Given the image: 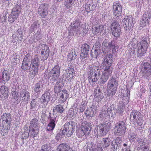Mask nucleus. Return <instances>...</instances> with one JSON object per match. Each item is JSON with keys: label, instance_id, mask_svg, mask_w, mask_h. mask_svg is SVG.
Returning <instances> with one entry per match:
<instances>
[{"label": "nucleus", "instance_id": "nucleus-44", "mask_svg": "<svg viewBox=\"0 0 151 151\" xmlns=\"http://www.w3.org/2000/svg\"><path fill=\"white\" fill-rule=\"evenodd\" d=\"M39 128H30L29 133H27L28 135L30 134V136L32 137H35L37 136V134L39 132Z\"/></svg>", "mask_w": 151, "mask_h": 151}, {"label": "nucleus", "instance_id": "nucleus-40", "mask_svg": "<svg viewBox=\"0 0 151 151\" xmlns=\"http://www.w3.org/2000/svg\"><path fill=\"white\" fill-rule=\"evenodd\" d=\"M70 147L66 144L62 143L58 146V151H68Z\"/></svg>", "mask_w": 151, "mask_h": 151}, {"label": "nucleus", "instance_id": "nucleus-42", "mask_svg": "<svg viewBox=\"0 0 151 151\" xmlns=\"http://www.w3.org/2000/svg\"><path fill=\"white\" fill-rule=\"evenodd\" d=\"M38 124L37 119H33L30 122L29 128H39Z\"/></svg>", "mask_w": 151, "mask_h": 151}, {"label": "nucleus", "instance_id": "nucleus-50", "mask_svg": "<svg viewBox=\"0 0 151 151\" xmlns=\"http://www.w3.org/2000/svg\"><path fill=\"white\" fill-rule=\"evenodd\" d=\"M85 10L87 12H89L90 11H93L95 8V6L93 5H91L88 4H86L85 6Z\"/></svg>", "mask_w": 151, "mask_h": 151}, {"label": "nucleus", "instance_id": "nucleus-5", "mask_svg": "<svg viewBox=\"0 0 151 151\" xmlns=\"http://www.w3.org/2000/svg\"><path fill=\"white\" fill-rule=\"evenodd\" d=\"M111 127V123H104L100 124L97 126L95 131L99 136H104L107 134Z\"/></svg>", "mask_w": 151, "mask_h": 151}, {"label": "nucleus", "instance_id": "nucleus-48", "mask_svg": "<svg viewBox=\"0 0 151 151\" xmlns=\"http://www.w3.org/2000/svg\"><path fill=\"white\" fill-rule=\"evenodd\" d=\"M103 147L105 148L108 147L110 144V139L109 138H103L102 140Z\"/></svg>", "mask_w": 151, "mask_h": 151}, {"label": "nucleus", "instance_id": "nucleus-8", "mask_svg": "<svg viewBox=\"0 0 151 151\" xmlns=\"http://www.w3.org/2000/svg\"><path fill=\"white\" fill-rule=\"evenodd\" d=\"M39 62L40 59L37 55H35L32 59L30 64V68L32 70L30 71V72L34 76L38 74Z\"/></svg>", "mask_w": 151, "mask_h": 151}, {"label": "nucleus", "instance_id": "nucleus-14", "mask_svg": "<svg viewBox=\"0 0 151 151\" xmlns=\"http://www.w3.org/2000/svg\"><path fill=\"white\" fill-rule=\"evenodd\" d=\"M111 29L113 35L116 37L120 36L121 30L120 26L118 22L114 21L111 25Z\"/></svg>", "mask_w": 151, "mask_h": 151}, {"label": "nucleus", "instance_id": "nucleus-41", "mask_svg": "<svg viewBox=\"0 0 151 151\" xmlns=\"http://www.w3.org/2000/svg\"><path fill=\"white\" fill-rule=\"evenodd\" d=\"M40 27V24L38 21H35L31 24L29 30L32 32L35 31L37 30Z\"/></svg>", "mask_w": 151, "mask_h": 151}, {"label": "nucleus", "instance_id": "nucleus-22", "mask_svg": "<svg viewBox=\"0 0 151 151\" xmlns=\"http://www.w3.org/2000/svg\"><path fill=\"white\" fill-rule=\"evenodd\" d=\"M103 94L101 91L100 88L98 87L96 88L94 92V99L95 101H101L104 98Z\"/></svg>", "mask_w": 151, "mask_h": 151}, {"label": "nucleus", "instance_id": "nucleus-6", "mask_svg": "<svg viewBox=\"0 0 151 151\" xmlns=\"http://www.w3.org/2000/svg\"><path fill=\"white\" fill-rule=\"evenodd\" d=\"M101 69L97 67L91 68L90 73L88 76V80L90 83L96 81L100 75Z\"/></svg>", "mask_w": 151, "mask_h": 151}, {"label": "nucleus", "instance_id": "nucleus-64", "mask_svg": "<svg viewBox=\"0 0 151 151\" xmlns=\"http://www.w3.org/2000/svg\"><path fill=\"white\" fill-rule=\"evenodd\" d=\"M124 151H130V149L129 147L125 148Z\"/></svg>", "mask_w": 151, "mask_h": 151}, {"label": "nucleus", "instance_id": "nucleus-18", "mask_svg": "<svg viewBox=\"0 0 151 151\" xmlns=\"http://www.w3.org/2000/svg\"><path fill=\"white\" fill-rule=\"evenodd\" d=\"M114 15L117 17L119 16L122 12V6L119 3L114 2L113 5Z\"/></svg>", "mask_w": 151, "mask_h": 151}, {"label": "nucleus", "instance_id": "nucleus-56", "mask_svg": "<svg viewBox=\"0 0 151 151\" xmlns=\"http://www.w3.org/2000/svg\"><path fill=\"white\" fill-rule=\"evenodd\" d=\"M116 112L117 113L119 114H122L123 112V107L122 106H119L117 108Z\"/></svg>", "mask_w": 151, "mask_h": 151}, {"label": "nucleus", "instance_id": "nucleus-11", "mask_svg": "<svg viewBox=\"0 0 151 151\" xmlns=\"http://www.w3.org/2000/svg\"><path fill=\"white\" fill-rule=\"evenodd\" d=\"M21 8L19 5H17L13 9L11 14L8 17V21L10 23L14 22L17 19L19 14L21 11Z\"/></svg>", "mask_w": 151, "mask_h": 151}, {"label": "nucleus", "instance_id": "nucleus-31", "mask_svg": "<svg viewBox=\"0 0 151 151\" xmlns=\"http://www.w3.org/2000/svg\"><path fill=\"white\" fill-rule=\"evenodd\" d=\"M58 95L59 99L62 102H63L68 98V94L66 90H63L60 92Z\"/></svg>", "mask_w": 151, "mask_h": 151}, {"label": "nucleus", "instance_id": "nucleus-38", "mask_svg": "<svg viewBox=\"0 0 151 151\" xmlns=\"http://www.w3.org/2000/svg\"><path fill=\"white\" fill-rule=\"evenodd\" d=\"M43 89V84L42 82L40 81L35 85L34 91L36 93H40Z\"/></svg>", "mask_w": 151, "mask_h": 151}, {"label": "nucleus", "instance_id": "nucleus-20", "mask_svg": "<svg viewBox=\"0 0 151 151\" xmlns=\"http://www.w3.org/2000/svg\"><path fill=\"white\" fill-rule=\"evenodd\" d=\"M151 14L150 13L145 12L143 14L142 19L140 22L141 27H144L148 24L150 18Z\"/></svg>", "mask_w": 151, "mask_h": 151}, {"label": "nucleus", "instance_id": "nucleus-25", "mask_svg": "<svg viewBox=\"0 0 151 151\" xmlns=\"http://www.w3.org/2000/svg\"><path fill=\"white\" fill-rule=\"evenodd\" d=\"M143 74L145 77L149 76L151 74V65L148 63H144L142 68Z\"/></svg>", "mask_w": 151, "mask_h": 151}, {"label": "nucleus", "instance_id": "nucleus-9", "mask_svg": "<svg viewBox=\"0 0 151 151\" xmlns=\"http://www.w3.org/2000/svg\"><path fill=\"white\" fill-rule=\"evenodd\" d=\"M131 119L134 120V124L137 126H141L143 123V119L141 114L137 111H133L130 114Z\"/></svg>", "mask_w": 151, "mask_h": 151}, {"label": "nucleus", "instance_id": "nucleus-24", "mask_svg": "<svg viewBox=\"0 0 151 151\" xmlns=\"http://www.w3.org/2000/svg\"><path fill=\"white\" fill-rule=\"evenodd\" d=\"M19 96L21 101L27 102L30 99V93L27 90L23 89L20 92Z\"/></svg>", "mask_w": 151, "mask_h": 151}, {"label": "nucleus", "instance_id": "nucleus-15", "mask_svg": "<svg viewBox=\"0 0 151 151\" xmlns=\"http://www.w3.org/2000/svg\"><path fill=\"white\" fill-rule=\"evenodd\" d=\"M41 47V57L42 60H46L49 56L50 50L48 46L46 45L40 44L38 47Z\"/></svg>", "mask_w": 151, "mask_h": 151}, {"label": "nucleus", "instance_id": "nucleus-59", "mask_svg": "<svg viewBox=\"0 0 151 151\" xmlns=\"http://www.w3.org/2000/svg\"><path fill=\"white\" fill-rule=\"evenodd\" d=\"M90 150L91 151H103L102 148L98 147L95 148L94 149H92L91 148Z\"/></svg>", "mask_w": 151, "mask_h": 151}, {"label": "nucleus", "instance_id": "nucleus-2", "mask_svg": "<svg viewBox=\"0 0 151 151\" xmlns=\"http://www.w3.org/2000/svg\"><path fill=\"white\" fill-rule=\"evenodd\" d=\"M69 35L73 36L75 34L78 33L86 34L88 32V30L86 28V24L79 23V20H76L71 23L70 28L69 30Z\"/></svg>", "mask_w": 151, "mask_h": 151}, {"label": "nucleus", "instance_id": "nucleus-17", "mask_svg": "<svg viewBox=\"0 0 151 151\" xmlns=\"http://www.w3.org/2000/svg\"><path fill=\"white\" fill-rule=\"evenodd\" d=\"M48 5L47 4H43L40 5L38 9V12L42 18H45L48 15L47 9Z\"/></svg>", "mask_w": 151, "mask_h": 151}, {"label": "nucleus", "instance_id": "nucleus-60", "mask_svg": "<svg viewBox=\"0 0 151 151\" xmlns=\"http://www.w3.org/2000/svg\"><path fill=\"white\" fill-rule=\"evenodd\" d=\"M149 147H148L145 146L143 147L142 151H148Z\"/></svg>", "mask_w": 151, "mask_h": 151}, {"label": "nucleus", "instance_id": "nucleus-3", "mask_svg": "<svg viewBox=\"0 0 151 151\" xmlns=\"http://www.w3.org/2000/svg\"><path fill=\"white\" fill-rule=\"evenodd\" d=\"M92 126V123L88 122L83 123L81 127L76 131V135L78 137H81L84 135H88L91 130Z\"/></svg>", "mask_w": 151, "mask_h": 151}, {"label": "nucleus", "instance_id": "nucleus-26", "mask_svg": "<svg viewBox=\"0 0 151 151\" xmlns=\"http://www.w3.org/2000/svg\"><path fill=\"white\" fill-rule=\"evenodd\" d=\"M10 76L9 72L6 70H4L1 76H0V85L5 83L8 81L10 78Z\"/></svg>", "mask_w": 151, "mask_h": 151}, {"label": "nucleus", "instance_id": "nucleus-61", "mask_svg": "<svg viewBox=\"0 0 151 151\" xmlns=\"http://www.w3.org/2000/svg\"><path fill=\"white\" fill-rule=\"evenodd\" d=\"M130 94V91H127V98L126 99H127V100H128L129 99V96Z\"/></svg>", "mask_w": 151, "mask_h": 151}, {"label": "nucleus", "instance_id": "nucleus-32", "mask_svg": "<svg viewBox=\"0 0 151 151\" xmlns=\"http://www.w3.org/2000/svg\"><path fill=\"white\" fill-rule=\"evenodd\" d=\"M1 118L4 124L10 125L11 118L9 113L4 114L1 116Z\"/></svg>", "mask_w": 151, "mask_h": 151}, {"label": "nucleus", "instance_id": "nucleus-13", "mask_svg": "<svg viewBox=\"0 0 151 151\" xmlns=\"http://www.w3.org/2000/svg\"><path fill=\"white\" fill-rule=\"evenodd\" d=\"M74 128L70 122H67L64 125V128L62 131V134L65 137L70 136L74 132Z\"/></svg>", "mask_w": 151, "mask_h": 151}, {"label": "nucleus", "instance_id": "nucleus-27", "mask_svg": "<svg viewBox=\"0 0 151 151\" xmlns=\"http://www.w3.org/2000/svg\"><path fill=\"white\" fill-rule=\"evenodd\" d=\"M97 107L94 104L86 109L85 112V115L87 117H92L94 116L96 113Z\"/></svg>", "mask_w": 151, "mask_h": 151}, {"label": "nucleus", "instance_id": "nucleus-23", "mask_svg": "<svg viewBox=\"0 0 151 151\" xmlns=\"http://www.w3.org/2000/svg\"><path fill=\"white\" fill-rule=\"evenodd\" d=\"M121 142V138L119 137H117L112 142L111 151H117V150L119 149Z\"/></svg>", "mask_w": 151, "mask_h": 151}, {"label": "nucleus", "instance_id": "nucleus-57", "mask_svg": "<svg viewBox=\"0 0 151 151\" xmlns=\"http://www.w3.org/2000/svg\"><path fill=\"white\" fill-rule=\"evenodd\" d=\"M73 52H70L68 55V59L69 58L71 60H74L75 58L73 57Z\"/></svg>", "mask_w": 151, "mask_h": 151}, {"label": "nucleus", "instance_id": "nucleus-47", "mask_svg": "<svg viewBox=\"0 0 151 151\" xmlns=\"http://www.w3.org/2000/svg\"><path fill=\"white\" fill-rule=\"evenodd\" d=\"M117 88H107V91L108 95L109 96H113L116 92Z\"/></svg>", "mask_w": 151, "mask_h": 151}, {"label": "nucleus", "instance_id": "nucleus-19", "mask_svg": "<svg viewBox=\"0 0 151 151\" xmlns=\"http://www.w3.org/2000/svg\"><path fill=\"white\" fill-rule=\"evenodd\" d=\"M56 116V115H54L53 114L49 115L50 122L47 127V129L48 131H51L54 129L55 125Z\"/></svg>", "mask_w": 151, "mask_h": 151}, {"label": "nucleus", "instance_id": "nucleus-21", "mask_svg": "<svg viewBox=\"0 0 151 151\" xmlns=\"http://www.w3.org/2000/svg\"><path fill=\"white\" fill-rule=\"evenodd\" d=\"M81 50L80 56L82 59L85 58L87 56L89 51V45L86 43L83 44L81 47Z\"/></svg>", "mask_w": 151, "mask_h": 151}, {"label": "nucleus", "instance_id": "nucleus-37", "mask_svg": "<svg viewBox=\"0 0 151 151\" xmlns=\"http://www.w3.org/2000/svg\"><path fill=\"white\" fill-rule=\"evenodd\" d=\"M75 0H65L64 5L67 9H70L74 6Z\"/></svg>", "mask_w": 151, "mask_h": 151}, {"label": "nucleus", "instance_id": "nucleus-62", "mask_svg": "<svg viewBox=\"0 0 151 151\" xmlns=\"http://www.w3.org/2000/svg\"><path fill=\"white\" fill-rule=\"evenodd\" d=\"M11 93H13V92H16L17 91H16V89L15 88V87H13L11 89Z\"/></svg>", "mask_w": 151, "mask_h": 151}, {"label": "nucleus", "instance_id": "nucleus-35", "mask_svg": "<svg viewBox=\"0 0 151 151\" xmlns=\"http://www.w3.org/2000/svg\"><path fill=\"white\" fill-rule=\"evenodd\" d=\"M63 86L64 84L62 80L58 81L55 86L54 91L55 92L57 93H59Z\"/></svg>", "mask_w": 151, "mask_h": 151}, {"label": "nucleus", "instance_id": "nucleus-43", "mask_svg": "<svg viewBox=\"0 0 151 151\" xmlns=\"http://www.w3.org/2000/svg\"><path fill=\"white\" fill-rule=\"evenodd\" d=\"M64 110L63 106L60 104L56 105L54 107L53 109L54 112H59L62 113Z\"/></svg>", "mask_w": 151, "mask_h": 151}, {"label": "nucleus", "instance_id": "nucleus-4", "mask_svg": "<svg viewBox=\"0 0 151 151\" xmlns=\"http://www.w3.org/2000/svg\"><path fill=\"white\" fill-rule=\"evenodd\" d=\"M136 23L134 18L131 16H127L122 20L121 24L124 27L125 32L127 33L131 29Z\"/></svg>", "mask_w": 151, "mask_h": 151}, {"label": "nucleus", "instance_id": "nucleus-53", "mask_svg": "<svg viewBox=\"0 0 151 151\" xmlns=\"http://www.w3.org/2000/svg\"><path fill=\"white\" fill-rule=\"evenodd\" d=\"M51 150V147L48 145H44L42 147L41 150L39 151H50Z\"/></svg>", "mask_w": 151, "mask_h": 151}, {"label": "nucleus", "instance_id": "nucleus-52", "mask_svg": "<svg viewBox=\"0 0 151 151\" xmlns=\"http://www.w3.org/2000/svg\"><path fill=\"white\" fill-rule=\"evenodd\" d=\"M128 137L131 142H133L136 139V134L133 132L130 133L128 135Z\"/></svg>", "mask_w": 151, "mask_h": 151}, {"label": "nucleus", "instance_id": "nucleus-7", "mask_svg": "<svg viewBox=\"0 0 151 151\" xmlns=\"http://www.w3.org/2000/svg\"><path fill=\"white\" fill-rule=\"evenodd\" d=\"M148 43L147 40L144 39L137 43V53L138 57L144 55L147 50Z\"/></svg>", "mask_w": 151, "mask_h": 151}, {"label": "nucleus", "instance_id": "nucleus-51", "mask_svg": "<svg viewBox=\"0 0 151 151\" xmlns=\"http://www.w3.org/2000/svg\"><path fill=\"white\" fill-rule=\"evenodd\" d=\"M29 63L25 62H22V65L21 66L22 68L24 70H29V71L32 70L31 69L30 66H29Z\"/></svg>", "mask_w": 151, "mask_h": 151}, {"label": "nucleus", "instance_id": "nucleus-54", "mask_svg": "<svg viewBox=\"0 0 151 151\" xmlns=\"http://www.w3.org/2000/svg\"><path fill=\"white\" fill-rule=\"evenodd\" d=\"M31 59V57L28 54L26 55L23 59V62L30 63Z\"/></svg>", "mask_w": 151, "mask_h": 151}, {"label": "nucleus", "instance_id": "nucleus-30", "mask_svg": "<svg viewBox=\"0 0 151 151\" xmlns=\"http://www.w3.org/2000/svg\"><path fill=\"white\" fill-rule=\"evenodd\" d=\"M118 86V81L115 78L112 77L108 81L107 87L117 88Z\"/></svg>", "mask_w": 151, "mask_h": 151}, {"label": "nucleus", "instance_id": "nucleus-16", "mask_svg": "<svg viewBox=\"0 0 151 151\" xmlns=\"http://www.w3.org/2000/svg\"><path fill=\"white\" fill-rule=\"evenodd\" d=\"M106 26L105 27L103 25H100L99 26L93 27L92 29V32L94 35L97 36L100 35L101 33H106Z\"/></svg>", "mask_w": 151, "mask_h": 151}, {"label": "nucleus", "instance_id": "nucleus-10", "mask_svg": "<svg viewBox=\"0 0 151 151\" xmlns=\"http://www.w3.org/2000/svg\"><path fill=\"white\" fill-rule=\"evenodd\" d=\"M60 67L59 65H56L52 69L49 74L51 82L53 83L56 81L60 76Z\"/></svg>", "mask_w": 151, "mask_h": 151}, {"label": "nucleus", "instance_id": "nucleus-45", "mask_svg": "<svg viewBox=\"0 0 151 151\" xmlns=\"http://www.w3.org/2000/svg\"><path fill=\"white\" fill-rule=\"evenodd\" d=\"M39 99L38 98H36L32 100L30 103V109H35L36 107L38 105V102Z\"/></svg>", "mask_w": 151, "mask_h": 151}, {"label": "nucleus", "instance_id": "nucleus-49", "mask_svg": "<svg viewBox=\"0 0 151 151\" xmlns=\"http://www.w3.org/2000/svg\"><path fill=\"white\" fill-rule=\"evenodd\" d=\"M23 29L22 27H20V28L18 29L17 31V39H16V40H17L18 39H19L20 41H21L23 37Z\"/></svg>", "mask_w": 151, "mask_h": 151}, {"label": "nucleus", "instance_id": "nucleus-39", "mask_svg": "<svg viewBox=\"0 0 151 151\" xmlns=\"http://www.w3.org/2000/svg\"><path fill=\"white\" fill-rule=\"evenodd\" d=\"M114 108V106L112 105L109 107L107 109L106 114L110 117L114 118L115 116V114L113 111Z\"/></svg>", "mask_w": 151, "mask_h": 151}, {"label": "nucleus", "instance_id": "nucleus-46", "mask_svg": "<svg viewBox=\"0 0 151 151\" xmlns=\"http://www.w3.org/2000/svg\"><path fill=\"white\" fill-rule=\"evenodd\" d=\"M101 45L99 42H96L93 45L95 55L97 56L100 52Z\"/></svg>", "mask_w": 151, "mask_h": 151}, {"label": "nucleus", "instance_id": "nucleus-28", "mask_svg": "<svg viewBox=\"0 0 151 151\" xmlns=\"http://www.w3.org/2000/svg\"><path fill=\"white\" fill-rule=\"evenodd\" d=\"M8 91L7 87L4 86H1L0 91V100H4L8 97Z\"/></svg>", "mask_w": 151, "mask_h": 151}, {"label": "nucleus", "instance_id": "nucleus-12", "mask_svg": "<svg viewBox=\"0 0 151 151\" xmlns=\"http://www.w3.org/2000/svg\"><path fill=\"white\" fill-rule=\"evenodd\" d=\"M126 129L125 122L123 121H120L115 125L114 133L119 135H122L125 133Z\"/></svg>", "mask_w": 151, "mask_h": 151}, {"label": "nucleus", "instance_id": "nucleus-34", "mask_svg": "<svg viewBox=\"0 0 151 151\" xmlns=\"http://www.w3.org/2000/svg\"><path fill=\"white\" fill-rule=\"evenodd\" d=\"M10 126L9 124H4V125L0 126V131L2 136L5 135L7 134L8 130L10 129Z\"/></svg>", "mask_w": 151, "mask_h": 151}, {"label": "nucleus", "instance_id": "nucleus-33", "mask_svg": "<svg viewBox=\"0 0 151 151\" xmlns=\"http://www.w3.org/2000/svg\"><path fill=\"white\" fill-rule=\"evenodd\" d=\"M102 47L103 48L107 49L108 50H112L113 51L115 50V46L111 42H104L103 43Z\"/></svg>", "mask_w": 151, "mask_h": 151}, {"label": "nucleus", "instance_id": "nucleus-55", "mask_svg": "<svg viewBox=\"0 0 151 151\" xmlns=\"http://www.w3.org/2000/svg\"><path fill=\"white\" fill-rule=\"evenodd\" d=\"M86 106L84 102H82L80 106V111L81 112H83L86 108Z\"/></svg>", "mask_w": 151, "mask_h": 151}, {"label": "nucleus", "instance_id": "nucleus-58", "mask_svg": "<svg viewBox=\"0 0 151 151\" xmlns=\"http://www.w3.org/2000/svg\"><path fill=\"white\" fill-rule=\"evenodd\" d=\"M11 94L12 96H13V97L14 99H18L19 95L17 91L15 92H13V93H12Z\"/></svg>", "mask_w": 151, "mask_h": 151}, {"label": "nucleus", "instance_id": "nucleus-36", "mask_svg": "<svg viewBox=\"0 0 151 151\" xmlns=\"http://www.w3.org/2000/svg\"><path fill=\"white\" fill-rule=\"evenodd\" d=\"M67 76H66L67 79L68 81H70L73 77L74 71L73 68H68L66 70Z\"/></svg>", "mask_w": 151, "mask_h": 151}, {"label": "nucleus", "instance_id": "nucleus-63", "mask_svg": "<svg viewBox=\"0 0 151 151\" xmlns=\"http://www.w3.org/2000/svg\"><path fill=\"white\" fill-rule=\"evenodd\" d=\"M6 20V17H5L4 16H3L2 18V20H3L4 22L5 20Z\"/></svg>", "mask_w": 151, "mask_h": 151}, {"label": "nucleus", "instance_id": "nucleus-29", "mask_svg": "<svg viewBox=\"0 0 151 151\" xmlns=\"http://www.w3.org/2000/svg\"><path fill=\"white\" fill-rule=\"evenodd\" d=\"M50 93L48 91H45L41 98L42 103L47 105L50 101Z\"/></svg>", "mask_w": 151, "mask_h": 151}, {"label": "nucleus", "instance_id": "nucleus-1", "mask_svg": "<svg viewBox=\"0 0 151 151\" xmlns=\"http://www.w3.org/2000/svg\"><path fill=\"white\" fill-rule=\"evenodd\" d=\"M113 60V55L111 54H109L106 56L102 63V66L105 68L100 79V83L101 84H103L106 82L109 77L111 75L112 70L111 66Z\"/></svg>", "mask_w": 151, "mask_h": 151}]
</instances>
